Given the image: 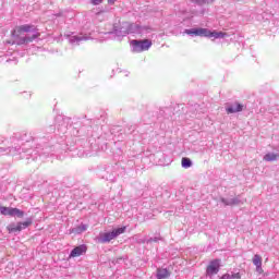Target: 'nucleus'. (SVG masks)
Listing matches in <instances>:
<instances>
[{"label":"nucleus","instance_id":"f257e3e1","mask_svg":"<svg viewBox=\"0 0 279 279\" xmlns=\"http://www.w3.org/2000/svg\"><path fill=\"white\" fill-rule=\"evenodd\" d=\"M41 137L40 132H33L32 133V142L27 141L26 143L22 144L21 146H13L7 148L4 151L9 154V156H20L17 158H26V160H29L32 158L33 160H37L38 156H49L51 154V147L49 146H36L35 148H29L32 145H36V142L38 138Z\"/></svg>","mask_w":279,"mask_h":279},{"label":"nucleus","instance_id":"f03ea898","mask_svg":"<svg viewBox=\"0 0 279 279\" xmlns=\"http://www.w3.org/2000/svg\"><path fill=\"white\" fill-rule=\"evenodd\" d=\"M40 36L38 28L34 25L24 24L12 32L13 45H29Z\"/></svg>","mask_w":279,"mask_h":279},{"label":"nucleus","instance_id":"7ed1b4c3","mask_svg":"<svg viewBox=\"0 0 279 279\" xmlns=\"http://www.w3.org/2000/svg\"><path fill=\"white\" fill-rule=\"evenodd\" d=\"M184 34H187V36H201L204 38H214V40H217L219 38H228V33L225 32H217V31H210L208 28H191L185 29Z\"/></svg>","mask_w":279,"mask_h":279},{"label":"nucleus","instance_id":"20e7f679","mask_svg":"<svg viewBox=\"0 0 279 279\" xmlns=\"http://www.w3.org/2000/svg\"><path fill=\"white\" fill-rule=\"evenodd\" d=\"M150 48H151V40L149 39L131 40V51L133 53H143V51H149Z\"/></svg>","mask_w":279,"mask_h":279},{"label":"nucleus","instance_id":"39448f33","mask_svg":"<svg viewBox=\"0 0 279 279\" xmlns=\"http://www.w3.org/2000/svg\"><path fill=\"white\" fill-rule=\"evenodd\" d=\"M130 27V22H122L120 24L113 25V32L117 40H121L122 38H125L128 34H130V31L128 29Z\"/></svg>","mask_w":279,"mask_h":279},{"label":"nucleus","instance_id":"423d86ee","mask_svg":"<svg viewBox=\"0 0 279 279\" xmlns=\"http://www.w3.org/2000/svg\"><path fill=\"white\" fill-rule=\"evenodd\" d=\"M66 37L70 45H73V47H77V45H82V43L90 40V34L84 33H80L78 35H75V33H72L70 35L68 34Z\"/></svg>","mask_w":279,"mask_h":279},{"label":"nucleus","instance_id":"0eeeda50","mask_svg":"<svg viewBox=\"0 0 279 279\" xmlns=\"http://www.w3.org/2000/svg\"><path fill=\"white\" fill-rule=\"evenodd\" d=\"M125 232V227H121L118 229H113L112 231L102 233L100 235V243H110V241L117 239V236L123 234Z\"/></svg>","mask_w":279,"mask_h":279},{"label":"nucleus","instance_id":"6e6552de","mask_svg":"<svg viewBox=\"0 0 279 279\" xmlns=\"http://www.w3.org/2000/svg\"><path fill=\"white\" fill-rule=\"evenodd\" d=\"M128 31L129 34H138L140 36H145V34H149V32H151V27L129 23Z\"/></svg>","mask_w":279,"mask_h":279},{"label":"nucleus","instance_id":"1a4fd4ad","mask_svg":"<svg viewBox=\"0 0 279 279\" xmlns=\"http://www.w3.org/2000/svg\"><path fill=\"white\" fill-rule=\"evenodd\" d=\"M221 267V259H214L209 263V265L207 266L206 269V274L207 276H209V278L211 276H216V274H219V268Z\"/></svg>","mask_w":279,"mask_h":279},{"label":"nucleus","instance_id":"9d476101","mask_svg":"<svg viewBox=\"0 0 279 279\" xmlns=\"http://www.w3.org/2000/svg\"><path fill=\"white\" fill-rule=\"evenodd\" d=\"M222 204L225 206H240L247 202V199L241 197V195H238L233 198H221Z\"/></svg>","mask_w":279,"mask_h":279},{"label":"nucleus","instance_id":"9b49d317","mask_svg":"<svg viewBox=\"0 0 279 279\" xmlns=\"http://www.w3.org/2000/svg\"><path fill=\"white\" fill-rule=\"evenodd\" d=\"M244 106L239 102H233L231 105H228L226 110L228 114H234L236 112H243Z\"/></svg>","mask_w":279,"mask_h":279},{"label":"nucleus","instance_id":"f8f14e48","mask_svg":"<svg viewBox=\"0 0 279 279\" xmlns=\"http://www.w3.org/2000/svg\"><path fill=\"white\" fill-rule=\"evenodd\" d=\"M83 254H86V245L82 244L76 247H74L70 253V258H77L78 256H82Z\"/></svg>","mask_w":279,"mask_h":279},{"label":"nucleus","instance_id":"ddd939ff","mask_svg":"<svg viewBox=\"0 0 279 279\" xmlns=\"http://www.w3.org/2000/svg\"><path fill=\"white\" fill-rule=\"evenodd\" d=\"M86 230H88V225L82 223L81 226L72 228L70 234H82V232H86Z\"/></svg>","mask_w":279,"mask_h":279},{"label":"nucleus","instance_id":"4468645a","mask_svg":"<svg viewBox=\"0 0 279 279\" xmlns=\"http://www.w3.org/2000/svg\"><path fill=\"white\" fill-rule=\"evenodd\" d=\"M171 272L167 268H157V279H167Z\"/></svg>","mask_w":279,"mask_h":279},{"label":"nucleus","instance_id":"2eb2a0df","mask_svg":"<svg viewBox=\"0 0 279 279\" xmlns=\"http://www.w3.org/2000/svg\"><path fill=\"white\" fill-rule=\"evenodd\" d=\"M279 158V154L276 153H267L263 160H265V162H276V160H278Z\"/></svg>","mask_w":279,"mask_h":279},{"label":"nucleus","instance_id":"dca6fc26","mask_svg":"<svg viewBox=\"0 0 279 279\" xmlns=\"http://www.w3.org/2000/svg\"><path fill=\"white\" fill-rule=\"evenodd\" d=\"M34 223V220L32 218H27L24 222H17L19 230H25L26 228H29Z\"/></svg>","mask_w":279,"mask_h":279},{"label":"nucleus","instance_id":"f3484780","mask_svg":"<svg viewBox=\"0 0 279 279\" xmlns=\"http://www.w3.org/2000/svg\"><path fill=\"white\" fill-rule=\"evenodd\" d=\"M0 213L4 215V217H12L14 213V207H0Z\"/></svg>","mask_w":279,"mask_h":279},{"label":"nucleus","instance_id":"a211bd4d","mask_svg":"<svg viewBox=\"0 0 279 279\" xmlns=\"http://www.w3.org/2000/svg\"><path fill=\"white\" fill-rule=\"evenodd\" d=\"M181 165L183 169H191V167H193V161L189 157H183Z\"/></svg>","mask_w":279,"mask_h":279},{"label":"nucleus","instance_id":"6ab92c4d","mask_svg":"<svg viewBox=\"0 0 279 279\" xmlns=\"http://www.w3.org/2000/svg\"><path fill=\"white\" fill-rule=\"evenodd\" d=\"M253 265H255V267H263V257L258 254L254 255Z\"/></svg>","mask_w":279,"mask_h":279},{"label":"nucleus","instance_id":"aec40b11","mask_svg":"<svg viewBox=\"0 0 279 279\" xmlns=\"http://www.w3.org/2000/svg\"><path fill=\"white\" fill-rule=\"evenodd\" d=\"M24 216H25V211L19 208H13L12 217H17L19 219H23Z\"/></svg>","mask_w":279,"mask_h":279},{"label":"nucleus","instance_id":"412c9836","mask_svg":"<svg viewBox=\"0 0 279 279\" xmlns=\"http://www.w3.org/2000/svg\"><path fill=\"white\" fill-rule=\"evenodd\" d=\"M8 231L10 232V234L14 233V232H21V229H19V223H11L8 226Z\"/></svg>","mask_w":279,"mask_h":279},{"label":"nucleus","instance_id":"4be33fe9","mask_svg":"<svg viewBox=\"0 0 279 279\" xmlns=\"http://www.w3.org/2000/svg\"><path fill=\"white\" fill-rule=\"evenodd\" d=\"M192 3H196L197 5H207L209 3H214L215 0H190Z\"/></svg>","mask_w":279,"mask_h":279},{"label":"nucleus","instance_id":"5701e85b","mask_svg":"<svg viewBox=\"0 0 279 279\" xmlns=\"http://www.w3.org/2000/svg\"><path fill=\"white\" fill-rule=\"evenodd\" d=\"M231 279H241V272H231Z\"/></svg>","mask_w":279,"mask_h":279},{"label":"nucleus","instance_id":"b1692460","mask_svg":"<svg viewBox=\"0 0 279 279\" xmlns=\"http://www.w3.org/2000/svg\"><path fill=\"white\" fill-rule=\"evenodd\" d=\"M160 241V238H150L147 240V243H158Z\"/></svg>","mask_w":279,"mask_h":279},{"label":"nucleus","instance_id":"393cba45","mask_svg":"<svg viewBox=\"0 0 279 279\" xmlns=\"http://www.w3.org/2000/svg\"><path fill=\"white\" fill-rule=\"evenodd\" d=\"M101 3H104V0H92L93 5H99Z\"/></svg>","mask_w":279,"mask_h":279},{"label":"nucleus","instance_id":"a878e982","mask_svg":"<svg viewBox=\"0 0 279 279\" xmlns=\"http://www.w3.org/2000/svg\"><path fill=\"white\" fill-rule=\"evenodd\" d=\"M220 279H232V276L230 274H225Z\"/></svg>","mask_w":279,"mask_h":279},{"label":"nucleus","instance_id":"bb28decb","mask_svg":"<svg viewBox=\"0 0 279 279\" xmlns=\"http://www.w3.org/2000/svg\"><path fill=\"white\" fill-rule=\"evenodd\" d=\"M257 274H263V266H256Z\"/></svg>","mask_w":279,"mask_h":279},{"label":"nucleus","instance_id":"cd10ccee","mask_svg":"<svg viewBox=\"0 0 279 279\" xmlns=\"http://www.w3.org/2000/svg\"><path fill=\"white\" fill-rule=\"evenodd\" d=\"M48 132L49 134H51L52 132H56V126H50Z\"/></svg>","mask_w":279,"mask_h":279},{"label":"nucleus","instance_id":"c85d7f7f","mask_svg":"<svg viewBox=\"0 0 279 279\" xmlns=\"http://www.w3.org/2000/svg\"><path fill=\"white\" fill-rule=\"evenodd\" d=\"M109 5H114L117 3V0H108Z\"/></svg>","mask_w":279,"mask_h":279},{"label":"nucleus","instance_id":"c756f323","mask_svg":"<svg viewBox=\"0 0 279 279\" xmlns=\"http://www.w3.org/2000/svg\"><path fill=\"white\" fill-rule=\"evenodd\" d=\"M56 16H62V13H58V14H56Z\"/></svg>","mask_w":279,"mask_h":279},{"label":"nucleus","instance_id":"7c9ffc66","mask_svg":"<svg viewBox=\"0 0 279 279\" xmlns=\"http://www.w3.org/2000/svg\"><path fill=\"white\" fill-rule=\"evenodd\" d=\"M58 130H61V132H64V130H62V128H58Z\"/></svg>","mask_w":279,"mask_h":279},{"label":"nucleus","instance_id":"2f4dec72","mask_svg":"<svg viewBox=\"0 0 279 279\" xmlns=\"http://www.w3.org/2000/svg\"><path fill=\"white\" fill-rule=\"evenodd\" d=\"M7 62H10V59H8Z\"/></svg>","mask_w":279,"mask_h":279}]
</instances>
